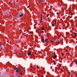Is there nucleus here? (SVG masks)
I'll use <instances>...</instances> for the list:
<instances>
[{"label":"nucleus","instance_id":"obj_1","mask_svg":"<svg viewBox=\"0 0 77 77\" xmlns=\"http://www.w3.org/2000/svg\"><path fill=\"white\" fill-rule=\"evenodd\" d=\"M32 54H33V52L32 51H30L28 53V56H30V55H32Z\"/></svg>","mask_w":77,"mask_h":77},{"label":"nucleus","instance_id":"obj_2","mask_svg":"<svg viewBox=\"0 0 77 77\" xmlns=\"http://www.w3.org/2000/svg\"><path fill=\"white\" fill-rule=\"evenodd\" d=\"M14 69H16V70H22V68H14Z\"/></svg>","mask_w":77,"mask_h":77},{"label":"nucleus","instance_id":"obj_3","mask_svg":"<svg viewBox=\"0 0 77 77\" xmlns=\"http://www.w3.org/2000/svg\"><path fill=\"white\" fill-rule=\"evenodd\" d=\"M2 50L3 51V52L5 54H6V52L5 51V49H3Z\"/></svg>","mask_w":77,"mask_h":77},{"label":"nucleus","instance_id":"obj_4","mask_svg":"<svg viewBox=\"0 0 77 77\" xmlns=\"http://www.w3.org/2000/svg\"><path fill=\"white\" fill-rule=\"evenodd\" d=\"M57 57V55H55L54 56V59H56Z\"/></svg>","mask_w":77,"mask_h":77},{"label":"nucleus","instance_id":"obj_5","mask_svg":"<svg viewBox=\"0 0 77 77\" xmlns=\"http://www.w3.org/2000/svg\"><path fill=\"white\" fill-rule=\"evenodd\" d=\"M23 14H21L19 16L20 17H23Z\"/></svg>","mask_w":77,"mask_h":77},{"label":"nucleus","instance_id":"obj_6","mask_svg":"<svg viewBox=\"0 0 77 77\" xmlns=\"http://www.w3.org/2000/svg\"><path fill=\"white\" fill-rule=\"evenodd\" d=\"M42 15H41L40 23H41V21H42Z\"/></svg>","mask_w":77,"mask_h":77},{"label":"nucleus","instance_id":"obj_7","mask_svg":"<svg viewBox=\"0 0 77 77\" xmlns=\"http://www.w3.org/2000/svg\"><path fill=\"white\" fill-rule=\"evenodd\" d=\"M57 42H60V40H57Z\"/></svg>","mask_w":77,"mask_h":77},{"label":"nucleus","instance_id":"obj_8","mask_svg":"<svg viewBox=\"0 0 77 77\" xmlns=\"http://www.w3.org/2000/svg\"><path fill=\"white\" fill-rule=\"evenodd\" d=\"M8 3L9 5H11V2H8Z\"/></svg>","mask_w":77,"mask_h":77},{"label":"nucleus","instance_id":"obj_9","mask_svg":"<svg viewBox=\"0 0 77 77\" xmlns=\"http://www.w3.org/2000/svg\"><path fill=\"white\" fill-rule=\"evenodd\" d=\"M48 39H47V38L45 40V42H47V41H48Z\"/></svg>","mask_w":77,"mask_h":77},{"label":"nucleus","instance_id":"obj_10","mask_svg":"<svg viewBox=\"0 0 77 77\" xmlns=\"http://www.w3.org/2000/svg\"><path fill=\"white\" fill-rule=\"evenodd\" d=\"M18 54H19V55H21V53L20 52H19L18 53Z\"/></svg>","mask_w":77,"mask_h":77},{"label":"nucleus","instance_id":"obj_11","mask_svg":"<svg viewBox=\"0 0 77 77\" xmlns=\"http://www.w3.org/2000/svg\"><path fill=\"white\" fill-rule=\"evenodd\" d=\"M60 67H61V66L60 64V65H59V67H58V68H60Z\"/></svg>","mask_w":77,"mask_h":77},{"label":"nucleus","instance_id":"obj_12","mask_svg":"<svg viewBox=\"0 0 77 77\" xmlns=\"http://www.w3.org/2000/svg\"><path fill=\"white\" fill-rule=\"evenodd\" d=\"M74 35L75 36V35H76V33H74Z\"/></svg>","mask_w":77,"mask_h":77},{"label":"nucleus","instance_id":"obj_13","mask_svg":"<svg viewBox=\"0 0 77 77\" xmlns=\"http://www.w3.org/2000/svg\"><path fill=\"white\" fill-rule=\"evenodd\" d=\"M43 33V32H42V31H41V33L42 34Z\"/></svg>","mask_w":77,"mask_h":77},{"label":"nucleus","instance_id":"obj_14","mask_svg":"<svg viewBox=\"0 0 77 77\" xmlns=\"http://www.w3.org/2000/svg\"><path fill=\"white\" fill-rule=\"evenodd\" d=\"M51 43H53V41H51Z\"/></svg>","mask_w":77,"mask_h":77},{"label":"nucleus","instance_id":"obj_15","mask_svg":"<svg viewBox=\"0 0 77 77\" xmlns=\"http://www.w3.org/2000/svg\"><path fill=\"white\" fill-rule=\"evenodd\" d=\"M16 72H18V70H16Z\"/></svg>","mask_w":77,"mask_h":77},{"label":"nucleus","instance_id":"obj_16","mask_svg":"<svg viewBox=\"0 0 77 77\" xmlns=\"http://www.w3.org/2000/svg\"><path fill=\"white\" fill-rule=\"evenodd\" d=\"M42 29L43 30H44V27H43V28H42Z\"/></svg>","mask_w":77,"mask_h":77},{"label":"nucleus","instance_id":"obj_17","mask_svg":"<svg viewBox=\"0 0 77 77\" xmlns=\"http://www.w3.org/2000/svg\"><path fill=\"white\" fill-rule=\"evenodd\" d=\"M30 7V5H29V6H28L27 7V8H29Z\"/></svg>","mask_w":77,"mask_h":77},{"label":"nucleus","instance_id":"obj_18","mask_svg":"<svg viewBox=\"0 0 77 77\" xmlns=\"http://www.w3.org/2000/svg\"><path fill=\"white\" fill-rule=\"evenodd\" d=\"M58 72H60V69L58 70Z\"/></svg>","mask_w":77,"mask_h":77},{"label":"nucleus","instance_id":"obj_19","mask_svg":"<svg viewBox=\"0 0 77 77\" xmlns=\"http://www.w3.org/2000/svg\"><path fill=\"white\" fill-rule=\"evenodd\" d=\"M48 16H49V15H47V17H48Z\"/></svg>","mask_w":77,"mask_h":77},{"label":"nucleus","instance_id":"obj_20","mask_svg":"<svg viewBox=\"0 0 77 77\" xmlns=\"http://www.w3.org/2000/svg\"><path fill=\"white\" fill-rule=\"evenodd\" d=\"M56 22H57L56 21H55V24H56Z\"/></svg>","mask_w":77,"mask_h":77},{"label":"nucleus","instance_id":"obj_21","mask_svg":"<svg viewBox=\"0 0 77 77\" xmlns=\"http://www.w3.org/2000/svg\"><path fill=\"white\" fill-rule=\"evenodd\" d=\"M17 6H18V7H19V5H17Z\"/></svg>","mask_w":77,"mask_h":77},{"label":"nucleus","instance_id":"obj_22","mask_svg":"<svg viewBox=\"0 0 77 77\" xmlns=\"http://www.w3.org/2000/svg\"><path fill=\"white\" fill-rule=\"evenodd\" d=\"M57 15H58L59 14V13H57Z\"/></svg>","mask_w":77,"mask_h":77},{"label":"nucleus","instance_id":"obj_23","mask_svg":"<svg viewBox=\"0 0 77 77\" xmlns=\"http://www.w3.org/2000/svg\"><path fill=\"white\" fill-rule=\"evenodd\" d=\"M70 15H72V13L70 14Z\"/></svg>","mask_w":77,"mask_h":77},{"label":"nucleus","instance_id":"obj_24","mask_svg":"<svg viewBox=\"0 0 77 77\" xmlns=\"http://www.w3.org/2000/svg\"><path fill=\"white\" fill-rule=\"evenodd\" d=\"M75 63H76V65H77V61H76Z\"/></svg>","mask_w":77,"mask_h":77},{"label":"nucleus","instance_id":"obj_25","mask_svg":"<svg viewBox=\"0 0 77 77\" xmlns=\"http://www.w3.org/2000/svg\"><path fill=\"white\" fill-rule=\"evenodd\" d=\"M54 65H56V63H54Z\"/></svg>","mask_w":77,"mask_h":77},{"label":"nucleus","instance_id":"obj_26","mask_svg":"<svg viewBox=\"0 0 77 77\" xmlns=\"http://www.w3.org/2000/svg\"><path fill=\"white\" fill-rule=\"evenodd\" d=\"M42 77H44V75H42Z\"/></svg>","mask_w":77,"mask_h":77},{"label":"nucleus","instance_id":"obj_27","mask_svg":"<svg viewBox=\"0 0 77 77\" xmlns=\"http://www.w3.org/2000/svg\"><path fill=\"white\" fill-rule=\"evenodd\" d=\"M54 26V25H53V24L52 25V26Z\"/></svg>","mask_w":77,"mask_h":77},{"label":"nucleus","instance_id":"obj_28","mask_svg":"<svg viewBox=\"0 0 77 77\" xmlns=\"http://www.w3.org/2000/svg\"><path fill=\"white\" fill-rule=\"evenodd\" d=\"M59 44H58V43H57V45H58Z\"/></svg>","mask_w":77,"mask_h":77},{"label":"nucleus","instance_id":"obj_29","mask_svg":"<svg viewBox=\"0 0 77 77\" xmlns=\"http://www.w3.org/2000/svg\"><path fill=\"white\" fill-rule=\"evenodd\" d=\"M0 47H1V43H0Z\"/></svg>","mask_w":77,"mask_h":77},{"label":"nucleus","instance_id":"obj_30","mask_svg":"<svg viewBox=\"0 0 77 77\" xmlns=\"http://www.w3.org/2000/svg\"><path fill=\"white\" fill-rule=\"evenodd\" d=\"M44 2V0H43V1H42V2Z\"/></svg>","mask_w":77,"mask_h":77},{"label":"nucleus","instance_id":"obj_31","mask_svg":"<svg viewBox=\"0 0 77 77\" xmlns=\"http://www.w3.org/2000/svg\"><path fill=\"white\" fill-rule=\"evenodd\" d=\"M43 42L44 43V40H43Z\"/></svg>","mask_w":77,"mask_h":77},{"label":"nucleus","instance_id":"obj_32","mask_svg":"<svg viewBox=\"0 0 77 77\" xmlns=\"http://www.w3.org/2000/svg\"><path fill=\"white\" fill-rule=\"evenodd\" d=\"M54 63H56V61L54 62Z\"/></svg>","mask_w":77,"mask_h":77},{"label":"nucleus","instance_id":"obj_33","mask_svg":"<svg viewBox=\"0 0 77 77\" xmlns=\"http://www.w3.org/2000/svg\"><path fill=\"white\" fill-rule=\"evenodd\" d=\"M36 69V68H35V69Z\"/></svg>","mask_w":77,"mask_h":77},{"label":"nucleus","instance_id":"obj_34","mask_svg":"<svg viewBox=\"0 0 77 77\" xmlns=\"http://www.w3.org/2000/svg\"><path fill=\"white\" fill-rule=\"evenodd\" d=\"M22 74V73L21 72V74Z\"/></svg>","mask_w":77,"mask_h":77}]
</instances>
